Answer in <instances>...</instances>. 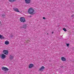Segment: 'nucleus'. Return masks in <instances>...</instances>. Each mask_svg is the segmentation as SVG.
Segmentation results:
<instances>
[{"label": "nucleus", "mask_w": 74, "mask_h": 74, "mask_svg": "<svg viewBox=\"0 0 74 74\" xmlns=\"http://www.w3.org/2000/svg\"><path fill=\"white\" fill-rule=\"evenodd\" d=\"M34 12V10L32 8H31L28 9V12L29 14H32Z\"/></svg>", "instance_id": "nucleus-1"}, {"label": "nucleus", "mask_w": 74, "mask_h": 74, "mask_svg": "<svg viewBox=\"0 0 74 74\" xmlns=\"http://www.w3.org/2000/svg\"><path fill=\"white\" fill-rule=\"evenodd\" d=\"M20 20L21 22H26L25 18L23 17H21L20 18Z\"/></svg>", "instance_id": "nucleus-2"}, {"label": "nucleus", "mask_w": 74, "mask_h": 74, "mask_svg": "<svg viewBox=\"0 0 74 74\" xmlns=\"http://www.w3.org/2000/svg\"><path fill=\"white\" fill-rule=\"evenodd\" d=\"M3 52L4 54L7 55L8 54V51L7 50H4L3 51Z\"/></svg>", "instance_id": "nucleus-3"}, {"label": "nucleus", "mask_w": 74, "mask_h": 74, "mask_svg": "<svg viewBox=\"0 0 74 74\" xmlns=\"http://www.w3.org/2000/svg\"><path fill=\"white\" fill-rule=\"evenodd\" d=\"M1 59H4L6 58V56H5V55L3 54L1 55Z\"/></svg>", "instance_id": "nucleus-4"}, {"label": "nucleus", "mask_w": 74, "mask_h": 74, "mask_svg": "<svg viewBox=\"0 0 74 74\" xmlns=\"http://www.w3.org/2000/svg\"><path fill=\"white\" fill-rule=\"evenodd\" d=\"M2 69L4 71H8V70H9V69L8 68L5 67H2Z\"/></svg>", "instance_id": "nucleus-5"}, {"label": "nucleus", "mask_w": 74, "mask_h": 74, "mask_svg": "<svg viewBox=\"0 0 74 74\" xmlns=\"http://www.w3.org/2000/svg\"><path fill=\"white\" fill-rule=\"evenodd\" d=\"M34 67V64H30L28 66L29 69H32V67Z\"/></svg>", "instance_id": "nucleus-6"}, {"label": "nucleus", "mask_w": 74, "mask_h": 74, "mask_svg": "<svg viewBox=\"0 0 74 74\" xmlns=\"http://www.w3.org/2000/svg\"><path fill=\"white\" fill-rule=\"evenodd\" d=\"M45 69L44 66H42L40 69L39 70L40 71H42Z\"/></svg>", "instance_id": "nucleus-7"}, {"label": "nucleus", "mask_w": 74, "mask_h": 74, "mask_svg": "<svg viewBox=\"0 0 74 74\" xmlns=\"http://www.w3.org/2000/svg\"><path fill=\"white\" fill-rule=\"evenodd\" d=\"M14 59V56H12V55H10L9 56V59L10 60H12V59Z\"/></svg>", "instance_id": "nucleus-8"}, {"label": "nucleus", "mask_w": 74, "mask_h": 74, "mask_svg": "<svg viewBox=\"0 0 74 74\" xmlns=\"http://www.w3.org/2000/svg\"><path fill=\"white\" fill-rule=\"evenodd\" d=\"M13 9L14 10V11L16 12H20L19 11V10L18 9L16 8H14Z\"/></svg>", "instance_id": "nucleus-9"}, {"label": "nucleus", "mask_w": 74, "mask_h": 74, "mask_svg": "<svg viewBox=\"0 0 74 74\" xmlns=\"http://www.w3.org/2000/svg\"><path fill=\"white\" fill-rule=\"evenodd\" d=\"M25 1L26 4H29L30 3V1H31V0H25Z\"/></svg>", "instance_id": "nucleus-10"}, {"label": "nucleus", "mask_w": 74, "mask_h": 74, "mask_svg": "<svg viewBox=\"0 0 74 74\" xmlns=\"http://www.w3.org/2000/svg\"><path fill=\"white\" fill-rule=\"evenodd\" d=\"M61 60L62 61H63V62H65V61H66V58H65L64 57H61Z\"/></svg>", "instance_id": "nucleus-11"}, {"label": "nucleus", "mask_w": 74, "mask_h": 74, "mask_svg": "<svg viewBox=\"0 0 74 74\" xmlns=\"http://www.w3.org/2000/svg\"><path fill=\"white\" fill-rule=\"evenodd\" d=\"M4 38H5L4 37L3 35L0 34V38H1V39H4Z\"/></svg>", "instance_id": "nucleus-12"}, {"label": "nucleus", "mask_w": 74, "mask_h": 74, "mask_svg": "<svg viewBox=\"0 0 74 74\" xmlns=\"http://www.w3.org/2000/svg\"><path fill=\"white\" fill-rule=\"evenodd\" d=\"M5 45H8L10 44V43L9 42V41H7L5 42Z\"/></svg>", "instance_id": "nucleus-13"}, {"label": "nucleus", "mask_w": 74, "mask_h": 74, "mask_svg": "<svg viewBox=\"0 0 74 74\" xmlns=\"http://www.w3.org/2000/svg\"><path fill=\"white\" fill-rule=\"evenodd\" d=\"M23 28H25L26 27H27V26H26V24H24L23 26Z\"/></svg>", "instance_id": "nucleus-14"}, {"label": "nucleus", "mask_w": 74, "mask_h": 74, "mask_svg": "<svg viewBox=\"0 0 74 74\" xmlns=\"http://www.w3.org/2000/svg\"><path fill=\"white\" fill-rule=\"evenodd\" d=\"M9 1L10 2H14V1H15V0H9Z\"/></svg>", "instance_id": "nucleus-15"}, {"label": "nucleus", "mask_w": 74, "mask_h": 74, "mask_svg": "<svg viewBox=\"0 0 74 74\" xmlns=\"http://www.w3.org/2000/svg\"><path fill=\"white\" fill-rule=\"evenodd\" d=\"M63 30L64 31V32H66L67 29L65 28H63Z\"/></svg>", "instance_id": "nucleus-16"}, {"label": "nucleus", "mask_w": 74, "mask_h": 74, "mask_svg": "<svg viewBox=\"0 0 74 74\" xmlns=\"http://www.w3.org/2000/svg\"><path fill=\"white\" fill-rule=\"evenodd\" d=\"M30 42V41H29V40H27L26 41L27 42Z\"/></svg>", "instance_id": "nucleus-17"}, {"label": "nucleus", "mask_w": 74, "mask_h": 74, "mask_svg": "<svg viewBox=\"0 0 74 74\" xmlns=\"http://www.w3.org/2000/svg\"><path fill=\"white\" fill-rule=\"evenodd\" d=\"M66 45L67 47H69V44H66Z\"/></svg>", "instance_id": "nucleus-18"}, {"label": "nucleus", "mask_w": 74, "mask_h": 74, "mask_svg": "<svg viewBox=\"0 0 74 74\" xmlns=\"http://www.w3.org/2000/svg\"><path fill=\"white\" fill-rule=\"evenodd\" d=\"M43 19H46V18H45V17H43Z\"/></svg>", "instance_id": "nucleus-19"}, {"label": "nucleus", "mask_w": 74, "mask_h": 74, "mask_svg": "<svg viewBox=\"0 0 74 74\" xmlns=\"http://www.w3.org/2000/svg\"><path fill=\"white\" fill-rule=\"evenodd\" d=\"M2 16H5V15L4 14H2Z\"/></svg>", "instance_id": "nucleus-20"}, {"label": "nucleus", "mask_w": 74, "mask_h": 74, "mask_svg": "<svg viewBox=\"0 0 74 74\" xmlns=\"http://www.w3.org/2000/svg\"><path fill=\"white\" fill-rule=\"evenodd\" d=\"M74 16V15H72L71 16V17H73Z\"/></svg>", "instance_id": "nucleus-21"}, {"label": "nucleus", "mask_w": 74, "mask_h": 74, "mask_svg": "<svg viewBox=\"0 0 74 74\" xmlns=\"http://www.w3.org/2000/svg\"><path fill=\"white\" fill-rule=\"evenodd\" d=\"M53 32H52V34H53Z\"/></svg>", "instance_id": "nucleus-22"}, {"label": "nucleus", "mask_w": 74, "mask_h": 74, "mask_svg": "<svg viewBox=\"0 0 74 74\" xmlns=\"http://www.w3.org/2000/svg\"><path fill=\"white\" fill-rule=\"evenodd\" d=\"M1 24V21H0V24Z\"/></svg>", "instance_id": "nucleus-23"}, {"label": "nucleus", "mask_w": 74, "mask_h": 74, "mask_svg": "<svg viewBox=\"0 0 74 74\" xmlns=\"http://www.w3.org/2000/svg\"><path fill=\"white\" fill-rule=\"evenodd\" d=\"M30 16V17H32V16Z\"/></svg>", "instance_id": "nucleus-24"}, {"label": "nucleus", "mask_w": 74, "mask_h": 74, "mask_svg": "<svg viewBox=\"0 0 74 74\" xmlns=\"http://www.w3.org/2000/svg\"><path fill=\"white\" fill-rule=\"evenodd\" d=\"M47 34H48V33H47Z\"/></svg>", "instance_id": "nucleus-25"}]
</instances>
